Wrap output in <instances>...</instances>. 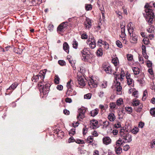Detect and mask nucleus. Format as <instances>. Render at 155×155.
<instances>
[{"label":"nucleus","instance_id":"obj_36","mask_svg":"<svg viewBox=\"0 0 155 155\" xmlns=\"http://www.w3.org/2000/svg\"><path fill=\"white\" fill-rule=\"evenodd\" d=\"M85 8L87 11L91 10L92 8V5L91 4L86 5H85Z\"/></svg>","mask_w":155,"mask_h":155},{"label":"nucleus","instance_id":"obj_14","mask_svg":"<svg viewBox=\"0 0 155 155\" xmlns=\"http://www.w3.org/2000/svg\"><path fill=\"white\" fill-rule=\"evenodd\" d=\"M92 58L90 54H86L82 55V59L84 61H88L89 59Z\"/></svg>","mask_w":155,"mask_h":155},{"label":"nucleus","instance_id":"obj_16","mask_svg":"<svg viewBox=\"0 0 155 155\" xmlns=\"http://www.w3.org/2000/svg\"><path fill=\"white\" fill-rule=\"evenodd\" d=\"M63 49L68 53L69 52V46L66 42H65L63 45Z\"/></svg>","mask_w":155,"mask_h":155},{"label":"nucleus","instance_id":"obj_30","mask_svg":"<svg viewBox=\"0 0 155 155\" xmlns=\"http://www.w3.org/2000/svg\"><path fill=\"white\" fill-rule=\"evenodd\" d=\"M123 99L121 98H120L117 101L116 103L117 105L119 106L123 104Z\"/></svg>","mask_w":155,"mask_h":155},{"label":"nucleus","instance_id":"obj_48","mask_svg":"<svg viewBox=\"0 0 155 155\" xmlns=\"http://www.w3.org/2000/svg\"><path fill=\"white\" fill-rule=\"evenodd\" d=\"M87 35L86 33H84L81 35V38L82 39H86L87 38Z\"/></svg>","mask_w":155,"mask_h":155},{"label":"nucleus","instance_id":"obj_52","mask_svg":"<svg viewBox=\"0 0 155 155\" xmlns=\"http://www.w3.org/2000/svg\"><path fill=\"white\" fill-rule=\"evenodd\" d=\"M65 101L67 103H71L72 102V101L71 98L67 97L65 99Z\"/></svg>","mask_w":155,"mask_h":155},{"label":"nucleus","instance_id":"obj_8","mask_svg":"<svg viewBox=\"0 0 155 155\" xmlns=\"http://www.w3.org/2000/svg\"><path fill=\"white\" fill-rule=\"evenodd\" d=\"M88 84L90 87L91 88L96 87L97 86V81L91 79L89 80L88 81Z\"/></svg>","mask_w":155,"mask_h":155},{"label":"nucleus","instance_id":"obj_62","mask_svg":"<svg viewBox=\"0 0 155 155\" xmlns=\"http://www.w3.org/2000/svg\"><path fill=\"white\" fill-rule=\"evenodd\" d=\"M60 78L58 77H57L55 79V82L56 84H58L59 82Z\"/></svg>","mask_w":155,"mask_h":155},{"label":"nucleus","instance_id":"obj_43","mask_svg":"<svg viewBox=\"0 0 155 155\" xmlns=\"http://www.w3.org/2000/svg\"><path fill=\"white\" fill-rule=\"evenodd\" d=\"M150 113L151 115L155 117V108L151 109L150 110Z\"/></svg>","mask_w":155,"mask_h":155},{"label":"nucleus","instance_id":"obj_7","mask_svg":"<svg viewBox=\"0 0 155 155\" xmlns=\"http://www.w3.org/2000/svg\"><path fill=\"white\" fill-rule=\"evenodd\" d=\"M67 24H65V22H64L60 24L57 28V31L60 32H63L67 28Z\"/></svg>","mask_w":155,"mask_h":155},{"label":"nucleus","instance_id":"obj_47","mask_svg":"<svg viewBox=\"0 0 155 155\" xmlns=\"http://www.w3.org/2000/svg\"><path fill=\"white\" fill-rule=\"evenodd\" d=\"M58 63L61 66L64 65L65 64V62L64 60H59L58 61Z\"/></svg>","mask_w":155,"mask_h":155},{"label":"nucleus","instance_id":"obj_34","mask_svg":"<svg viewBox=\"0 0 155 155\" xmlns=\"http://www.w3.org/2000/svg\"><path fill=\"white\" fill-rule=\"evenodd\" d=\"M139 131V129L138 127H135L132 130L131 132L132 133L134 134H136Z\"/></svg>","mask_w":155,"mask_h":155},{"label":"nucleus","instance_id":"obj_10","mask_svg":"<svg viewBox=\"0 0 155 155\" xmlns=\"http://www.w3.org/2000/svg\"><path fill=\"white\" fill-rule=\"evenodd\" d=\"M78 81L79 84L80 85L81 87H82L85 85V81L82 76L78 78Z\"/></svg>","mask_w":155,"mask_h":155},{"label":"nucleus","instance_id":"obj_9","mask_svg":"<svg viewBox=\"0 0 155 155\" xmlns=\"http://www.w3.org/2000/svg\"><path fill=\"white\" fill-rule=\"evenodd\" d=\"M84 24L85 27L86 29H89L91 27V20L88 18H86V20L84 22Z\"/></svg>","mask_w":155,"mask_h":155},{"label":"nucleus","instance_id":"obj_19","mask_svg":"<svg viewBox=\"0 0 155 155\" xmlns=\"http://www.w3.org/2000/svg\"><path fill=\"white\" fill-rule=\"evenodd\" d=\"M115 151L117 155L120 154L122 152V149L120 147H115Z\"/></svg>","mask_w":155,"mask_h":155},{"label":"nucleus","instance_id":"obj_3","mask_svg":"<svg viewBox=\"0 0 155 155\" xmlns=\"http://www.w3.org/2000/svg\"><path fill=\"white\" fill-rule=\"evenodd\" d=\"M123 131H124V129H121V137L122 139L124 140L123 142L124 143L130 142L132 140L131 136L127 133H124Z\"/></svg>","mask_w":155,"mask_h":155},{"label":"nucleus","instance_id":"obj_56","mask_svg":"<svg viewBox=\"0 0 155 155\" xmlns=\"http://www.w3.org/2000/svg\"><path fill=\"white\" fill-rule=\"evenodd\" d=\"M141 48H142V52L144 53L145 52H146V46L144 45H142Z\"/></svg>","mask_w":155,"mask_h":155},{"label":"nucleus","instance_id":"obj_50","mask_svg":"<svg viewBox=\"0 0 155 155\" xmlns=\"http://www.w3.org/2000/svg\"><path fill=\"white\" fill-rule=\"evenodd\" d=\"M133 81V80L131 78H129L127 80V82L128 84V85H130L131 84Z\"/></svg>","mask_w":155,"mask_h":155},{"label":"nucleus","instance_id":"obj_44","mask_svg":"<svg viewBox=\"0 0 155 155\" xmlns=\"http://www.w3.org/2000/svg\"><path fill=\"white\" fill-rule=\"evenodd\" d=\"M140 102L137 101H134L132 103V105L134 106H137L139 104Z\"/></svg>","mask_w":155,"mask_h":155},{"label":"nucleus","instance_id":"obj_13","mask_svg":"<svg viewBox=\"0 0 155 155\" xmlns=\"http://www.w3.org/2000/svg\"><path fill=\"white\" fill-rule=\"evenodd\" d=\"M46 71L45 70H44V71H40L39 74L38 75L39 79L40 78L41 79V80H42V81H44V79L45 78V74H46Z\"/></svg>","mask_w":155,"mask_h":155},{"label":"nucleus","instance_id":"obj_18","mask_svg":"<svg viewBox=\"0 0 155 155\" xmlns=\"http://www.w3.org/2000/svg\"><path fill=\"white\" fill-rule=\"evenodd\" d=\"M99 110L97 108H96L94 110H92L90 113L91 115L93 117H94L96 116L98 113Z\"/></svg>","mask_w":155,"mask_h":155},{"label":"nucleus","instance_id":"obj_59","mask_svg":"<svg viewBox=\"0 0 155 155\" xmlns=\"http://www.w3.org/2000/svg\"><path fill=\"white\" fill-rule=\"evenodd\" d=\"M57 88L59 90L61 91L63 88V87L61 85H58L57 87Z\"/></svg>","mask_w":155,"mask_h":155},{"label":"nucleus","instance_id":"obj_17","mask_svg":"<svg viewBox=\"0 0 155 155\" xmlns=\"http://www.w3.org/2000/svg\"><path fill=\"white\" fill-rule=\"evenodd\" d=\"M108 118L110 121H113L114 120L115 117L114 114L112 113H109L108 116Z\"/></svg>","mask_w":155,"mask_h":155},{"label":"nucleus","instance_id":"obj_61","mask_svg":"<svg viewBox=\"0 0 155 155\" xmlns=\"http://www.w3.org/2000/svg\"><path fill=\"white\" fill-rule=\"evenodd\" d=\"M142 54L143 56L146 59H148V56L146 52H145L144 53L142 52Z\"/></svg>","mask_w":155,"mask_h":155},{"label":"nucleus","instance_id":"obj_39","mask_svg":"<svg viewBox=\"0 0 155 155\" xmlns=\"http://www.w3.org/2000/svg\"><path fill=\"white\" fill-rule=\"evenodd\" d=\"M75 141L76 143L79 144H83L84 143V142L83 140L79 139L76 140Z\"/></svg>","mask_w":155,"mask_h":155},{"label":"nucleus","instance_id":"obj_38","mask_svg":"<svg viewBox=\"0 0 155 155\" xmlns=\"http://www.w3.org/2000/svg\"><path fill=\"white\" fill-rule=\"evenodd\" d=\"M39 79V77L38 75L34 76L32 78V81H34L35 82L37 81Z\"/></svg>","mask_w":155,"mask_h":155},{"label":"nucleus","instance_id":"obj_42","mask_svg":"<svg viewBox=\"0 0 155 155\" xmlns=\"http://www.w3.org/2000/svg\"><path fill=\"white\" fill-rule=\"evenodd\" d=\"M69 63L71 64V66L73 68V69L74 70H75L76 69V68L75 67H74V63L73 61L71 60L70 59L69 60Z\"/></svg>","mask_w":155,"mask_h":155},{"label":"nucleus","instance_id":"obj_6","mask_svg":"<svg viewBox=\"0 0 155 155\" xmlns=\"http://www.w3.org/2000/svg\"><path fill=\"white\" fill-rule=\"evenodd\" d=\"M87 44L88 45L91 49H94L96 46V41L93 37L90 36L89 39L87 41Z\"/></svg>","mask_w":155,"mask_h":155},{"label":"nucleus","instance_id":"obj_2","mask_svg":"<svg viewBox=\"0 0 155 155\" xmlns=\"http://www.w3.org/2000/svg\"><path fill=\"white\" fill-rule=\"evenodd\" d=\"M50 87V84L49 83H46L45 85H41L39 87L41 95L43 94L46 97L49 93Z\"/></svg>","mask_w":155,"mask_h":155},{"label":"nucleus","instance_id":"obj_51","mask_svg":"<svg viewBox=\"0 0 155 155\" xmlns=\"http://www.w3.org/2000/svg\"><path fill=\"white\" fill-rule=\"evenodd\" d=\"M152 62L148 60V61H147V66L149 67V68H150L152 66Z\"/></svg>","mask_w":155,"mask_h":155},{"label":"nucleus","instance_id":"obj_63","mask_svg":"<svg viewBox=\"0 0 155 155\" xmlns=\"http://www.w3.org/2000/svg\"><path fill=\"white\" fill-rule=\"evenodd\" d=\"M75 133V130L74 129H71L70 131L69 132V134H72L74 135Z\"/></svg>","mask_w":155,"mask_h":155},{"label":"nucleus","instance_id":"obj_29","mask_svg":"<svg viewBox=\"0 0 155 155\" xmlns=\"http://www.w3.org/2000/svg\"><path fill=\"white\" fill-rule=\"evenodd\" d=\"M72 45H73V48L75 49H77L78 46V43L76 40L74 39L72 42Z\"/></svg>","mask_w":155,"mask_h":155},{"label":"nucleus","instance_id":"obj_20","mask_svg":"<svg viewBox=\"0 0 155 155\" xmlns=\"http://www.w3.org/2000/svg\"><path fill=\"white\" fill-rule=\"evenodd\" d=\"M120 83L118 81H117V83L116 84V89L117 91H120L122 89V87L120 85Z\"/></svg>","mask_w":155,"mask_h":155},{"label":"nucleus","instance_id":"obj_40","mask_svg":"<svg viewBox=\"0 0 155 155\" xmlns=\"http://www.w3.org/2000/svg\"><path fill=\"white\" fill-rule=\"evenodd\" d=\"M116 106L115 103L112 102L110 104V107L112 109L115 108Z\"/></svg>","mask_w":155,"mask_h":155},{"label":"nucleus","instance_id":"obj_55","mask_svg":"<svg viewBox=\"0 0 155 155\" xmlns=\"http://www.w3.org/2000/svg\"><path fill=\"white\" fill-rule=\"evenodd\" d=\"M147 31L149 33H152L154 32V29H151V27L147 29Z\"/></svg>","mask_w":155,"mask_h":155},{"label":"nucleus","instance_id":"obj_23","mask_svg":"<svg viewBox=\"0 0 155 155\" xmlns=\"http://www.w3.org/2000/svg\"><path fill=\"white\" fill-rule=\"evenodd\" d=\"M134 74L135 75L138 74L140 73V70L139 68L134 67L132 69Z\"/></svg>","mask_w":155,"mask_h":155},{"label":"nucleus","instance_id":"obj_54","mask_svg":"<svg viewBox=\"0 0 155 155\" xmlns=\"http://www.w3.org/2000/svg\"><path fill=\"white\" fill-rule=\"evenodd\" d=\"M148 39L144 38L143 40V43L145 45H148L149 43V42L148 41Z\"/></svg>","mask_w":155,"mask_h":155},{"label":"nucleus","instance_id":"obj_22","mask_svg":"<svg viewBox=\"0 0 155 155\" xmlns=\"http://www.w3.org/2000/svg\"><path fill=\"white\" fill-rule=\"evenodd\" d=\"M72 90H73L71 89V88H68V90L66 93V96H69L73 95L74 94H72Z\"/></svg>","mask_w":155,"mask_h":155},{"label":"nucleus","instance_id":"obj_41","mask_svg":"<svg viewBox=\"0 0 155 155\" xmlns=\"http://www.w3.org/2000/svg\"><path fill=\"white\" fill-rule=\"evenodd\" d=\"M91 94L89 93L87 94H85L84 95V98L85 99H89L91 98Z\"/></svg>","mask_w":155,"mask_h":155},{"label":"nucleus","instance_id":"obj_58","mask_svg":"<svg viewBox=\"0 0 155 155\" xmlns=\"http://www.w3.org/2000/svg\"><path fill=\"white\" fill-rule=\"evenodd\" d=\"M54 27V26L52 24H50L48 26L49 30L51 31L53 30V29Z\"/></svg>","mask_w":155,"mask_h":155},{"label":"nucleus","instance_id":"obj_1","mask_svg":"<svg viewBox=\"0 0 155 155\" xmlns=\"http://www.w3.org/2000/svg\"><path fill=\"white\" fill-rule=\"evenodd\" d=\"M151 2L147 3L144 6L146 14H143L145 18L146 21L148 22L149 25H151L153 24V18H154V13L152 10L150 8L152 7L151 6Z\"/></svg>","mask_w":155,"mask_h":155},{"label":"nucleus","instance_id":"obj_5","mask_svg":"<svg viewBox=\"0 0 155 155\" xmlns=\"http://www.w3.org/2000/svg\"><path fill=\"white\" fill-rule=\"evenodd\" d=\"M86 110L84 107H81L78 109L79 114L77 116V118L79 121L82 120L85 117L84 114Z\"/></svg>","mask_w":155,"mask_h":155},{"label":"nucleus","instance_id":"obj_49","mask_svg":"<svg viewBox=\"0 0 155 155\" xmlns=\"http://www.w3.org/2000/svg\"><path fill=\"white\" fill-rule=\"evenodd\" d=\"M130 147L129 145L127 144L124 146L123 150L124 151H127L129 148Z\"/></svg>","mask_w":155,"mask_h":155},{"label":"nucleus","instance_id":"obj_28","mask_svg":"<svg viewBox=\"0 0 155 155\" xmlns=\"http://www.w3.org/2000/svg\"><path fill=\"white\" fill-rule=\"evenodd\" d=\"M87 142L89 143H91L93 141V136H90L88 137L86 140Z\"/></svg>","mask_w":155,"mask_h":155},{"label":"nucleus","instance_id":"obj_53","mask_svg":"<svg viewBox=\"0 0 155 155\" xmlns=\"http://www.w3.org/2000/svg\"><path fill=\"white\" fill-rule=\"evenodd\" d=\"M107 86V82L106 81L102 83L101 85V87L102 88H105Z\"/></svg>","mask_w":155,"mask_h":155},{"label":"nucleus","instance_id":"obj_24","mask_svg":"<svg viewBox=\"0 0 155 155\" xmlns=\"http://www.w3.org/2000/svg\"><path fill=\"white\" fill-rule=\"evenodd\" d=\"M119 61L118 58L117 57H115L113 58L112 60V63L115 66L117 65L118 62Z\"/></svg>","mask_w":155,"mask_h":155},{"label":"nucleus","instance_id":"obj_12","mask_svg":"<svg viewBox=\"0 0 155 155\" xmlns=\"http://www.w3.org/2000/svg\"><path fill=\"white\" fill-rule=\"evenodd\" d=\"M102 141L104 144L107 145L111 143V140L109 137H106L103 138Z\"/></svg>","mask_w":155,"mask_h":155},{"label":"nucleus","instance_id":"obj_46","mask_svg":"<svg viewBox=\"0 0 155 155\" xmlns=\"http://www.w3.org/2000/svg\"><path fill=\"white\" fill-rule=\"evenodd\" d=\"M72 81V80L70 79V81L67 83V88H71V83Z\"/></svg>","mask_w":155,"mask_h":155},{"label":"nucleus","instance_id":"obj_27","mask_svg":"<svg viewBox=\"0 0 155 155\" xmlns=\"http://www.w3.org/2000/svg\"><path fill=\"white\" fill-rule=\"evenodd\" d=\"M96 54L98 56H101L103 54V50L101 48H99L98 50H97Z\"/></svg>","mask_w":155,"mask_h":155},{"label":"nucleus","instance_id":"obj_25","mask_svg":"<svg viewBox=\"0 0 155 155\" xmlns=\"http://www.w3.org/2000/svg\"><path fill=\"white\" fill-rule=\"evenodd\" d=\"M18 86V83H15L13 84L9 88L7 89V90L8 91L9 90H14Z\"/></svg>","mask_w":155,"mask_h":155},{"label":"nucleus","instance_id":"obj_32","mask_svg":"<svg viewBox=\"0 0 155 155\" xmlns=\"http://www.w3.org/2000/svg\"><path fill=\"white\" fill-rule=\"evenodd\" d=\"M125 110L129 114L131 113L132 111V108L131 107H126Z\"/></svg>","mask_w":155,"mask_h":155},{"label":"nucleus","instance_id":"obj_21","mask_svg":"<svg viewBox=\"0 0 155 155\" xmlns=\"http://www.w3.org/2000/svg\"><path fill=\"white\" fill-rule=\"evenodd\" d=\"M90 48H84L83 49L82 51H81L82 54V55L86 54H91L90 52L89 51Z\"/></svg>","mask_w":155,"mask_h":155},{"label":"nucleus","instance_id":"obj_60","mask_svg":"<svg viewBox=\"0 0 155 155\" xmlns=\"http://www.w3.org/2000/svg\"><path fill=\"white\" fill-rule=\"evenodd\" d=\"M63 112L64 114L66 115H68L69 114V111L66 109H64V110Z\"/></svg>","mask_w":155,"mask_h":155},{"label":"nucleus","instance_id":"obj_26","mask_svg":"<svg viewBox=\"0 0 155 155\" xmlns=\"http://www.w3.org/2000/svg\"><path fill=\"white\" fill-rule=\"evenodd\" d=\"M14 52L17 54H21L22 53V50L19 48H15Z\"/></svg>","mask_w":155,"mask_h":155},{"label":"nucleus","instance_id":"obj_11","mask_svg":"<svg viewBox=\"0 0 155 155\" xmlns=\"http://www.w3.org/2000/svg\"><path fill=\"white\" fill-rule=\"evenodd\" d=\"M103 70L109 74H111V68L110 66L108 65H104L103 66Z\"/></svg>","mask_w":155,"mask_h":155},{"label":"nucleus","instance_id":"obj_45","mask_svg":"<svg viewBox=\"0 0 155 155\" xmlns=\"http://www.w3.org/2000/svg\"><path fill=\"white\" fill-rule=\"evenodd\" d=\"M109 125L108 121H106L103 123V126L104 127H107Z\"/></svg>","mask_w":155,"mask_h":155},{"label":"nucleus","instance_id":"obj_4","mask_svg":"<svg viewBox=\"0 0 155 155\" xmlns=\"http://www.w3.org/2000/svg\"><path fill=\"white\" fill-rule=\"evenodd\" d=\"M131 22H130L127 25V30L128 33L130 34V41L132 43H136L137 42V36L134 34L131 33L130 31V29H131Z\"/></svg>","mask_w":155,"mask_h":155},{"label":"nucleus","instance_id":"obj_33","mask_svg":"<svg viewBox=\"0 0 155 155\" xmlns=\"http://www.w3.org/2000/svg\"><path fill=\"white\" fill-rule=\"evenodd\" d=\"M147 94V92L146 90H145L143 91V95L142 97V100L145 101L146 98V96Z\"/></svg>","mask_w":155,"mask_h":155},{"label":"nucleus","instance_id":"obj_57","mask_svg":"<svg viewBox=\"0 0 155 155\" xmlns=\"http://www.w3.org/2000/svg\"><path fill=\"white\" fill-rule=\"evenodd\" d=\"M144 123L143 122H140L139 123V125H138V127H139L142 128L144 125Z\"/></svg>","mask_w":155,"mask_h":155},{"label":"nucleus","instance_id":"obj_15","mask_svg":"<svg viewBox=\"0 0 155 155\" xmlns=\"http://www.w3.org/2000/svg\"><path fill=\"white\" fill-rule=\"evenodd\" d=\"M92 121L93 122H91L90 123L91 127L93 129L97 128L98 121L95 120H93Z\"/></svg>","mask_w":155,"mask_h":155},{"label":"nucleus","instance_id":"obj_31","mask_svg":"<svg viewBox=\"0 0 155 155\" xmlns=\"http://www.w3.org/2000/svg\"><path fill=\"white\" fill-rule=\"evenodd\" d=\"M127 57L128 60L129 61H131L133 59V56L130 54H127Z\"/></svg>","mask_w":155,"mask_h":155},{"label":"nucleus","instance_id":"obj_35","mask_svg":"<svg viewBox=\"0 0 155 155\" xmlns=\"http://www.w3.org/2000/svg\"><path fill=\"white\" fill-rule=\"evenodd\" d=\"M116 44L117 47L121 48L123 47V46L121 42L119 40H117L116 41Z\"/></svg>","mask_w":155,"mask_h":155},{"label":"nucleus","instance_id":"obj_64","mask_svg":"<svg viewBox=\"0 0 155 155\" xmlns=\"http://www.w3.org/2000/svg\"><path fill=\"white\" fill-rule=\"evenodd\" d=\"M94 155H99V152L98 150H95L94 153Z\"/></svg>","mask_w":155,"mask_h":155},{"label":"nucleus","instance_id":"obj_37","mask_svg":"<svg viewBox=\"0 0 155 155\" xmlns=\"http://www.w3.org/2000/svg\"><path fill=\"white\" fill-rule=\"evenodd\" d=\"M122 140L121 139H119L117 141L116 143V145L118 146H123V142L121 143H120L119 142H121Z\"/></svg>","mask_w":155,"mask_h":155}]
</instances>
